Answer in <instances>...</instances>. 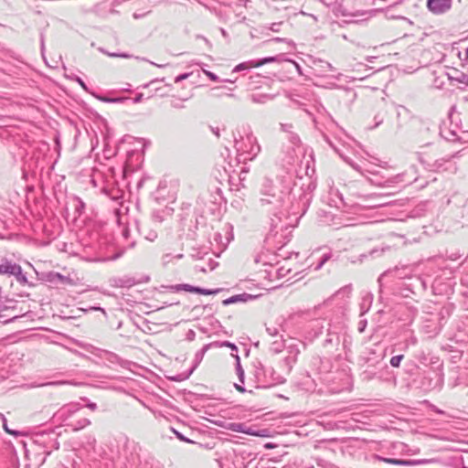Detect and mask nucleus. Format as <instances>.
<instances>
[{
  "label": "nucleus",
  "instance_id": "15",
  "mask_svg": "<svg viewBox=\"0 0 468 468\" xmlns=\"http://www.w3.org/2000/svg\"><path fill=\"white\" fill-rule=\"evenodd\" d=\"M452 2V0H428L427 7L431 13L441 15L451 9Z\"/></svg>",
  "mask_w": 468,
  "mask_h": 468
},
{
  "label": "nucleus",
  "instance_id": "9",
  "mask_svg": "<svg viewBox=\"0 0 468 468\" xmlns=\"http://www.w3.org/2000/svg\"><path fill=\"white\" fill-rule=\"evenodd\" d=\"M344 8L352 16L364 15L374 5L373 0H342Z\"/></svg>",
  "mask_w": 468,
  "mask_h": 468
},
{
  "label": "nucleus",
  "instance_id": "61",
  "mask_svg": "<svg viewBox=\"0 0 468 468\" xmlns=\"http://www.w3.org/2000/svg\"><path fill=\"white\" fill-rule=\"evenodd\" d=\"M37 442L46 443L45 434H39L36 440Z\"/></svg>",
  "mask_w": 468,
  "mask_h": 468
},
{
  "label": "nucleus",
  "instance_id": "37",
  "mask_svg": "<svg viewBox=\"0 0 468 468\" xmlns=\"http://www.w3.org/2000/svg\"><path fill=\"white\" fill-rule=\"evenodd\" d=\"M212 344H213V346H216V347H222V346L229 347V348H231L233 354H238V347L236 346V345L233 343H230L229 341L212 342Z\"/></svg>",
  "mask_w": 468,
  "mask_h": 468
},
{
  "label": "nucleus",
  "instance_id": "31",
  "mask_svg": "<svg viewBox=\"0 0 468 468\" xmlns=\"http://www.w3.org/2000/svg\"><path fill=\"white\" fill-rule=\"evenodd\" d=\"M454 73H455L454 75L448 74V77L451 80H454L458 83L464 84V85L468 86V75L467 74H465L463 72H460V71H455Z\"/></svg>",
  "mask_w": 468,
  "mask_h": 468
},
{
  "label": "nucleus",
  "instance_id": "35",
  "mask_svg": "<svg viewBox=\"0 0 468 468\" xmlns=\"http://www.w3.org/2000/svg\"><path fill=\"white\" fill-rule=\"evenodd\" d=\"M284 348V341L281 336L280 340H275L271 344L270 350L275 354L282 352Z\"/></svg>",
  "mask_w": 468,
  "mask_h": 468
},
{
  "label": "nucleus",
  "instance_id": "44",
  "mask_svg": "<svg viewBox=\"0 0 468 468\" xmlns=\"http://www.w3.org/2000/svg\"><path fill=\"white\" fill-rule=\"evenodd\" d=\"M331 258V254L330 253H325L322 256L318 265L316 266V270L318 269H321L322 266Z\"/></svg>",
  "mask_w": 468,
  "mask_h": 468
},
{
  "label": "nucleus",
  "instance_id": "2",
  "mask_svg": "<svg viewBox=\"0 0 468 468\" xmlns=\"http://www.w3.org/2000/svg\"><path fill=\"white\" fill-rule=\"evenodd\" d=\"M233 138L239 162L251 161L259 154L261 146L249 126L238 128Z\"/></svg>",
  "mask_w": 468,
  "mask_h": 468
},
{
  "label": "nucleus",
  "instance_id": "4",
  "mask_svg": "<svg viewBox=\"0 0 468 468\" xmlns=\"http://www.w3.org/2000/svg\"><path fill=\"white\" fill-rule=\"evenodd\" d=\"M17 301L0 294V323L8 324L14 322L25 314H17Z\"/></svg>",
  "mask_w": 468,
  "mask_h": 468
},
{
  "label": "nucleus",
  "instance_id": "39",
  "mask_svg": "<svg viewBox=\"0 0 468 468\" xmlns=\"http://www.w3.org/2000/svg\"><path fill=\"white\" fill-rule=\"evenodd\" d=\"M403 358H404L403 355H397V356H392L389 361L390 366L393 367H399L400 366V363Z\"/></svg>",
  "mask_w": 468,
  "mask_h": 468
},
{
  "label": "nucleus",
  "instance_id": "22",
  "mask_svg": "<svg viewBox=\"0 0 468 468\" xmlns=\"http://www.w3.org/2000/svg\"><path fill=\"white\" fill-rule=\"evenodd\" d=\"M81 413H82V410L80 411L79 416H76L73 419V420L68 424V427L70 428L74 431L82 430L90 424V420L88 418L84 417Z\"/></svg>",
  "mask_w": 468,
  "mask_h": 468
},
{
  "label": "nucleus",
  "instance_id": "25",
  "mask_svg": "<svg viewBox=\"0 0 468 468\" xmlns=\"http://www.w3.org/2000/svg\"><path fill=\"white\" fill-rule=\"evenodd\" d=\"M254 375L260 385L263 387V380L267 378V367H265L261 362L254 364Z\"/></svg>",
  "mask_w": 468,
  "mask_h": 468
},
{
  "label": "nucleus",
  "instance_id": "49",
  "mask_svg": "<svg viewBox=\"0 0 468 468\" xmlns=\"http://www.w3.org/2000/svg\"><path fill=\"white\" fill-rule=\"evenodd\" d=\"M196 337V333L194 330L192 329H189L187 332H186V339L187 341H193Z\"/></svg>",
  "mask_w": 468,
  "mask_h": 468
},
{
  "label": "nucleus",
  "instance_id": "56",
  "mask_svg": "<svg viewBox=\"0 0 468 468\" xmlns=\"http://www.w3.org/2000/svg\"><path fill=\"white\" fill-rule=\"evenodd\" d=\"M97 98L99 100H101V101H106V102H116V101H120V99H110V98H105V97H101V96H97Z\"/></svg>",
  "mask_w": 468,
  "mask_h": 468
},
{
  "label": "nucleus",
  "instance_id": "1",
  "mask_svg": "<svg viewBox=\"0 0 468 468\" xmlns=\"http://www.w3.org/2000/svg\"><path fill=\"white\" fill-rule=\"evenodd\" d=\"M316 184L310 177L300 178L292 184L284 181L282 187L266 179L260 191V207L272 215L266 240L278 250L292 238V231L306 213L313 199Z\"/></svg>",
  "mask_w": 468,
  "mask_h": 468
},
{
  "label": "nucleus",
  "instance_id": "5",
  "mask_svg": "<svg viewBox=\"0 0 468 468\" xmlns=\"http://www.w3.org/2000/svg\"><path fill=\"white\" fill-rule=\"evenodd\" d=\"M0 275H6L8 277L14 276L16 282L21 285L28 283L22 267L6 257H0Z\"/></svg>",
  "mask_w": 468,
  "mask_h": 468
},
{
  "label": "nucleus",
  "instance_id": "43",
  "mask_svg": "<svg viewBox=\"0 0 468 468\" xmlns=\"http://www.w3.org/2000/svg\"><path fill=\"white\" fill-rule=\"evenodd\" d=\"M69 78L79 83L83 90H88V87L81 78H80L79 76H73Z\"/></svg>",
  "mask_w": 468,
  "mask_h": 468
},
{
  "label": "nucleus",
  "instance_id": "6",
  "mask_svg": "<svg viewBox=\"0 0 468 468\" xmlns=\"http://www.w3.org/2000/svg\"><path fill=\"white\" fill-rule=\"evenodd\" d=\"M462 151H457L455 153L443 155L437 159H432L430 156L427 158L420 157V162L425 165V167L431 171L439 172L441 170H447L446 164L451 163V161L454 158H459L461 156Z\"/></svg>",
  "mask_w": 468,
  "mask_h": 468
},
{
  "label": "nucleus",
  "instance_id": "18",
  "mask_svg": "<svg viewBox=\"0 0 468 468\" xmlns=\"http://www.w3.org/2000/svg\"><path fill=\"white\" fill-rule=\"evenodd\" d=\"M384 358V353L378 352L375 349L367 350L361 359L368 367H377Z\"/></svg>",
  "mask_w": 468,
  "mask_h": 468
},
{
  "label": "nucleus",
  "instance_id": "3",
  "mask_svg": "<svg viewBox=\"0 0 468 468\" xmlns=\"http://www.w3.org/2000/svg\"><path fill=\"white\" fill-rule=\"evenodd\" d=\"M440 135L449 142H468V131L463 130L461 119H442L440 125Z\"/></svg>",
  "mask_w": 468,
  "mask_h": 468
},
{
  "label": "nucleus",
  "instance_id": "47",
  "mask_svg": "<svg viewBox=\"0 0 468 468\" xmlns=\"http://www.w3.org/2000/svg\"><path fill=\"white\" fill-rule=\"evenodd\" d=\"M282 26V22L272 23L268 28L273 32H279L281 30Z\"/></svg>",
  "mask_w": 468,
  "mask_h": 468
},
{
  "label": "nucleus",
  "instance_id": "28",
  "mask_svg": "<svg viewBox=\"0 0 468 468\" xmlns=\"http://www.w3.org/2000/svg\"><path fill=\"white\" fill-rule=\"evenodd\" d=\"M48 278L50 282L55 284H65L69 282V279L68 277H65L58 272H49Z\"/></svg>",
  "mask_w": 468,
  "mask_h": 468
},
{
  "label": "nucleus",
  "instance_id": "30",
  "mask_svg": "<svg viewBox=\"0 0 468 468\" xmlns=\"http://www.w3.org/2000/svg\"><path fill=\"white\" fill-rule=\"evenodd\" d=\"M403 175H397L396 176L394 177H390L388 179H387L386 181L384 182H381V181H373L372 179H368L371 183L377 185V186H391L395 183H399V182H403Z\"/></svg>",
  "mask_w": 468,
  "mask_h": 468
},
{
  "label": "nucleus",
  "instance_id": "26",
  "mask_svg": "<svg viewBox=\"0 0 468 468\" xmlns=\"http://www.w3.org/2000/svg\"><path fill=\"white\" fill-rule=\"evenodd\" d=\"M341 157L344 159V161L346 163H347L354 170L357 171L358 173H360L363 176L367 177V174H371V175H376L374 172H371L367 169H363L358 164L355 163L354 161H352L350 158H347V157H345L343 155H341Z\"/></svg>",
  "mask_w": 468,
  "mask_h": 468
},
{
  "label": "nucleus",
  "instance_id": "62",
  "mask_svg": "<svg viewBox=\"0 0 468 468\" xmlns=\"http://www.w3.org/2000/svg\"><path fill=\"white\" fill-rule=\"evenodd\" d=\"M235 388L238 391L244 393L246 391L245 388L242 385L235 384Z\"/></svg>",
  "mask_w": 468,
  "mask_h": 468
},
{
  "label": "nucleus",
  "instance_id": "48",
  "mask_svg": "<svg viewBox=\"0 0 468 468\" xmlns=\"http://www.w3.org/2000/svg\"><path fill=\"white\" fill-rule=\"evenodd\" d=\"M211 132L218 138L220 136V127L218 125H209Z\"/></svg>",
  "mask_w": 468,
  "mask_h": 468
},
{
  "label": "nucleus",
  "instance_id": "54",
  "mask_svg": "<svg viewBox=\"0 0 468 468\" xmlns=\"http://www.w3.org/2000/svg\"><path fill=\"white\" fill-rule=\"evenodd\" d=\"M205 74L213 81L218 80V77L211 71H205Z\"/></svg>",
  "mask_w": 468,
  "mask_h": 468
},
{
  "label": "nucleus",
  "instance_id": "55",
  "mask_svg": "<svg viewBox=\"0 0 468 468\" xmlns=\"http://www.w3.org/2000/svg\"><path fill=\"white\" fill-rule=\"evenodd\" d=\"M104 192H105V194H106V195H108V196H109V197H110L111 199H112V200H116V201H117V200L121 197V196H119V195H117V194H116V195H113L112 192H110V191H109V190H107V189H105V190H104Z\"/></svg>",
  "mask_w": 468,
  "mask_h": 468
},
{
  "label": "nucleus",
  "instance_id": "10",
  "mask_svg": "<svg viewBox=\"0 0 468 468\" xmlns=\"http://www.w3.org/2000/svg\"><path fill=\"white\" fill-rule=\"evenodd\" d=\"M443 373L441 370H432L424 374L421 384L428 390H441L443 386Z\"/></svg>",
  "mask_w": 468,
  "mask_h": 468
},
{
  "label": "nucleus",
  "instance_id": "38",
  "mask_svg": "<svg viewBox=\"0 0 468 468\" xmlns=\"http://www.w3.org/2000/svg\"><path fill=\"white\" fill-rule=\"evenodd\" d=\"M148 220L152 221V224L157 227L163 221V217L159 212H154L151 216V218Z\"/></svg>",
  "mask_w": 468,
  "mask_h": 468
},
{
  "label": "nucleus",
  "instance_id": "33",
  "mask_svg": "<svg viewBox=\"0 0 468 468\" xmlns=\"http://www.w3.org/2000/svg\"><path fill=\"white\" fill-rule=\"evenodd\" d=\"M255 63H256L255 60H248V61L241 62V63L238 64L237 66H235L232 72H240L243 70H250L252 68H256L254 65Z\"/></svg>",
  "mask_w": 468,
  "mask_h": 468
},
{
  "label": "nucleus",
  "instance_id": "29",
  "mask_svg": "<svg viewBox=\"0 0 468 468\" xmlns=\"http://www.w3.org/2000/svg\"><path fill=\"white\" fill-rule=\"evenodd\" d=\"M171 289L175 292L186 291V292H196V293H198V291H199V287L193 286V285L186 284V283L176 284V285L171 286Z\"/></svg>",
  "mask_w": 468,
  "mask_h": 468
},
{
  "label": "nucleus",
  "instance_id": "32",
  "mask_svg": "<svg viewBox=\"0 0 468 468\" xmlns=\"http://www.w3.org/2000/svg\"><path fill=\"white\" fill-rule=\"evenodd\" d=\"M373 301L372 293H366L362 299V303L360 304L361 314H365L368 311Z\"/></svg>",
  "mask_w": 468,
  "mask_h": 468
},
{
  "label": "nucleus",
  "instance_id": "21",
  "mask_svg": "<svg viewBox=\"0 0 468 468\" xmlns=\"http://www.w3.org/2000/svg\"><path fill=\"white\" fill-rule=\"evenodd\" d=\"M257 297H258L257 295H252V294H250L247 292H243L240 294H236V295L230 296V297L223 300L222 303H223V305H229V304L238 303H246V302L254 300Z\"/></svg>",
  "mask_w": 468,
  "mask_h": 468
},
{
  "label": "nucleus",
  "instance_id": "20",
  "mask_svg": "<svg viewBox=\"0 0 468 468\" xmlns=\"http://www.w3.org/2000/svg\"><path fill=\"white\" fill-rule=\"evenodd\" d=\"M284 378L278 374L272 367H267V378L263 380V387H271L282 383Z\"/></svg>",
  "mask_w": 468,
  "mask_h": 468
},
{
  "label": "nucleus",
  "instance_id": "63",
  "mask_svg": "<svg viewBox=\"0 0 468 468\" xmlns=\"http://www.w3.org/2000/svg\"><path fill=\"white\" fill-rule=\"evenodd\" d=\"M143 98H144V95L142 93H139L134 97L133 101L140 102V101H142Z\"/></svg>",
  "mask_w": 468,
  "mask_h": 468
},
{
  "label": "nucleus",
  "instance_id": "45",
  "mask_svg": "<svg viewBox=\"0 0 468 468\" xmlns=\"http://www.w3.org/2000/svg\"><path fill=\"white\" fill-rule=\"evenodd\" d=\"M266 331L271 336H276L279 335V330L275 326H267Z\"/></svg>",
  "mask_w": 468,
  "mask_h": 468
},
{
  "label": "nucleus",
  "instance_id": "7",
  "mask_svg": "<svg viewBox=\"0 0 468 468\" xmlns=\"http://www.w3.org/2000/svg\"><path fill=\"white\" fill-rule=\"evenodd\" d=\"M82 407L79 404H66L54 413L53 420L56 422L64 423V425L68 427V424L71 422L76 416H79Z\"/></svg>",
  "mask_w": 468,
  "mask_h": 468
},
{
  "label": "nucleus",
  "instance_id": "42",
  "mask_svg": "<svg viewBox=\"0 0 468 468\" xmlns=\"http://www.w3.org/2000/svg\"><path fill=\"white\" fill-rule=\"evenodd\" d=\"M314 126H315V128H316V129H318V130L321 132V133H322V135H323L324 139V140H325V141H326L330 145H332V144H331V142H330V140H329V137H328V135H327L326 132H324V131L321 130V128L319 127V125H320L321 123H320V122H318L316 121V119H314Z\"/></svg>",
  "mask_w": 468,
  "mask_h": 468
},
{
  "label": "nucleus",
  "instance_id": "58",
  "mask_svg": "<svg viewBox=\"0 0 468 468\" xmlns=\"http://www.w3.org/2000/svg\"><path fill=\"white\" fill-rule=\"evenodd\" d=\"M188 76H189L188 73H184V74L178 75L177 77H176L175 82H179V81L186 79Z\"/></svg>",
  "mask_w": 468,
  "mask_h": 468
},
{
  "label": "nucleus",
  "instance_id": "40",
  "mask_svg": "<svg viewBox=\"0 0 468 468\" xmlns=\"http://www.w3.org/2000/svg\"><path fill=\"white\" fill-rule=\"evenodd\" d=\"M221 291V289H205L199 287L198 293L203 295H214L218 293Z\"/></svg>",
  "mask_w": 468,
  "mask_h": 468
},
{
  "label": "nucleus",
  "instance_id": "27",
  "mask_svg": "<svg viewBox=\"0 0 468 468\" xmlns=\"http://www.w3.org/2000/svg\"><path fill=\"white\" fill-rule=\"evenodd\" d=\"M72 204L76 217H80L84 213L86 207L85 203L79 197H74L72 198Z\"/></svg>",
  "mask_w": 468,
  "mask_h": 468
},
{
  "label": "nucleus",
  "instance_id": "14",
  "mask_svg": "<svg viewBox=\"0 0 468 468\" xmlns=\"http://www.w3.org/2000/svg\"><path fill=\"white\" fill-rule=\"evenodd\" d=\"M213 346V344L212 343H209V344H207L205 345L200 350H198L196 355H195V358H194V361H193V366L192 367L190 368V370L188 371V373L184 376V377H181L180 375L179 376H176V377H174L172 378L173 380H176V381H181L183 379H186L189 378V376L194 372V370L197 367V366L201 363V361L203 360V357L205 356V354L207 353V351Z\"/></svg>",
  "mask_w": 468,
  "mask_h": 468
},
{
  "label": "nucleus",
  "instance_id": "36",
  "mask_svg": "<svg viewBox=\"0 0 468 468\" xmlns=\"http://www.w3.org/2000/svg\"><path fill=\"white\" fill-rule=\"evenodd\" d=\"M280 57L281 56H273V57H266V58H260V59H257L255 60V67H261L264 64H267V63H271V62H274V61H279L280 60Z\"/></svg>",
  "mask_w": 468,
  "mask_h": 468
},
{
  "label": "nucleus",
  "instance_id": "24",
  "mask_svg": "<svg viewBox=\"0 0 468 468\" xmlns=\"http://www.w3.org/2000/svg\"><path fill=\"white\" fill-rule=\"evenodd\" d=\"M404 335H405V338L401 342V345H402L401 349L402 350L406 351L410 346H416L418 344V338L415 335L413 331L406 332Z\"/></svg>",
  "mask_w": 468,
  "mask_h": 468
},
{
  "label": "nucleus",
  "instance_id": "64",
  "mask_svg": "<svg viewBox=\"0 0 468 468\" xmlns=\"http://www.w3.org/2000/svg\"><path fill=\"white\" fill-rule=\"evenodd\" d=\"M463 60L468 64V48L465 49V57Z\"/></svg>",
  "mask_w": 468,
  "mask_h": 468
},
{
  "label": "nucleus",
  "instance_id": "51",
  "mask_svg": "<svg viewBox=\"0 0 468 468\" xmlns=\"http://www.w3.org/2000/svg\"><path fill=\"white\" fill-rule=\"evenodd\" d=\"M296 361V357L295 356H287L285 359H284V362L287 364V366L289 367H292V364H294Z\"/></svg>",
  "mask_w": 468,
  "mask_h": 468
},
{
  "label": "nucleus",
  "instance_id": "19",
  "mask_svg": "<svg viewBox=\"0 0 468 468\" xmlns=\"http://www.w3.org/2000/svg\"><path fill=\"white\" fill-rule=\"evenodd\" d=\"M109 282L112 287L115 288H131L137 283L136 280L130 276L112 277Z\"/></svg>",
  "mask_w": 468,
  "mask_h": 468
},
{
  "label": "nucleus",
  "instance_id": "8",
  "mask_svg": "<svg viewBox=\"0 0 468 468\" xmlns=\"http://www.w3.org/2000/svg\"><path fill=\"white\" fill-rule=\"evenodd\" d=\"M282 132L286 134V139L291 144V147L287 150L289 159H292L296 154L297 149L301 147V139L297 133L294 132V127L292 123H282Z\"/></svg>",
  "mask_w": 468,
  "mask_h": 468
},
{
  "label": "nucleus",
  "instance_id": "50",
  "mask_svg": "<svg viewBox=\"0 0 468 468\" xmlns=\"http://www.w3.org/2000/svg\"><path fill=\"white\" fill-rule=\"evenodd\" d=\"M106 54L112 58H129L130 57V55L125 54V53H109V52H107Z\"/></svg>",
  "mask_w": 468,
  "mask_h": 468
},
{
  "label": "nucleus",
  "instance_id": "59",
  "mask_svg": "<svg viewBox=\"0 0 468 468\" xmlns=\"http://www.w3.org/2000/svg\"><path fill=\"white\" fill-rule=\"evenodd\" d=\"M87 408H89L90 410H97V404L94 402H89L87 405Z\"/></svg>",
  "mask_w": 468,
  "mask_h": 468
},
{
  "label": "nucleus",
  "instance_id": "13",
  "mask_svg": "<svg viewBox=\"0 0 468 468\" xmlns=\"http://www.w3.org/2000/svg\"><path fill=\"white\" fill-rule=\"evenodd\" d=\"M135 225L139 234L145 239L154 241L157 238L156 227L152 224V221L147 219L135 220Z\"/></svg>",
  "mask_w": 468,
  "mask_h": 468
},
{
  "label": "nucleus",
  "instance_id": "11",
  "mask_svg": "<svg viewBox=\"0 0 468 468\" xmlns=\"http://www.w3.org/2000/svg\"><path fill=\"white\" fill-rule=\"evenodd\" d=\"M372 458L375 461H379V462H383L386 463L400 465V466H416V465L426 464V463L432 462L431 460H429V459L404 460V459H396V458H387V457L380 456L378 454H374L372 456Z\"/></svg>",
  "mask_w": 468,
  "mask_h": 468
},
{
  "label": "nucleus",
  "instance_id": "34",
  "mask_svg": "<svg viewBox=\"0 0 468 468\" xmlns=\"http://www.w3.org/2000/svg\"><path fill=\"white\" fill-rule=\"evenodd\" d=\"M231 356L235 357L236 360V373L239 377V381L244 383V370L240 365V357L238 354L231 353Z\"/></svg>",
  "mask_w": 468,
  "mask_h": 468
},
{
  "label": "nucleus",
  "instance_id": "46",
  "mask_svg": "<svg viewBox=\"0 0 468 468\" xmlns=\"http://www.w3.org/2000/svg\"><path fill=\"white\" fill-rule=\"evenodd\" d=\"M2 421H3V428L4 430L9 433V434H17L16 431H13V430H10L7 426V420H6V418L5 417H3L2 419Z\"/></svg>",
  "mask_w": 468,
  "mask_h": 468
},
{
  "label": "nucleus",
  "instance_id": "57",
  "mask_svg": "<svg viewBox=\"0 0 468 468\" xmlns=\"http://www.w3.org/2000/svg\"><path fill=\"white\" fill-rule=\"evenodd\" d=\"M326 120H327V122H328V128L327 129L332 130V129L336 127L337 124H336V122H335L334 119H326Z\"/></svg>",
  "mask_w": 468,
  "mask_h": 468
},
{
  "label": "nucleus",
  "instance_id": "16",
  "mask_svg": "<svg viewBox=\"0 0 468 468\" xmlns=\"http://www.w3.org/2000/svg\"><path fill=\"white\" fill-rule=\"evenodd\" d=\"M324 329V320L315 319L312 320L306 325V337L313 340L318 337Z\"/></svg>",
  "mask_w": 468,
  "mask_h": 468
},
{
  "label": "nucleus",
  "instance_id": "12",
  "mask_svg": "<svg viewBox=\"0 0 468 468\" xmlns=\"http://www.w3.org/2000/svg\"><path fill=\"white\" fill-rule=\"evenodd\" d=\"M414 271L415 267L413 265L396 266L394 269H390L383 272L378 278V282L381 283L382 280L388 276L399 279L410 278L413 274Z\"/></svg>",
  "mask_w": 468,
  "mask_h": 468
},
{
  "label": "nucleus",
  "instance_id": "41",
  "mask_svg": "<svg viewBox=\"0 0 468 468\" xmlns=\"http://www.w3.org/2000/svg\"><path fill=\"white\" fill-rule=\"evenodd\" d=\"M314 107L315 108V112H308V113L310 115H312V116H314V114L324 115L326 113V110L322 104L318 103V104L314 105Z\"/></svg>",
  "mask_w": 468,
  "mask_h": 468
},
{
  "label": "nucleus",
  "instance_id": "53",
  "mask_svg": "<svg viewBox=\"0 0 468 468\" xmlns=\"http://www.w3.org/2000/svg\"><path fill=\"white\" fill-rule=\"evenodd\" d=\"M303 314H304L303 313L292 314L289 316L288 322H292V321L296 320L297 318L302 317Z\"/></svg>",
  "mask_w": 468,
  "mask_h": 468
},
{
  "label": "nucleus",
  "instance_id": "23",
  "mask_svg": "<svg viewBox=\"0 0 468 468\" xmlns=\"http://www.w3.org/2000/svg\"><path fill=\"white\" fill-rule=\"evenodd\" d=\"M356 97V92L350 88H342L334 94V98L339 101H345L346 102L353 101Z\"/></svg>",
  "mask_w": 468,
  "mask_h": 468
},
{
  "label": "nucleus",
  "instance_id": "17",
  "mask_svg": "<svg viewBox=\"0 0 468 468\" xmlns=\"http://www.w3.org/2000/svg\"><path fill=\"white\" fill-rule=\"evenodd\" d=\"M229 430L235 431V432H241L248 435H253V436H260L263 437L265 436L264 431H256L252 427H249L244 423L239 422H232L229 425Z\"/></svg>",
  "mask_w": 468,
  "mask_h": 468
},
{
  "label": "nucleus",
  "instance_id": "60",
  "mask_svg": "<svg viewBox=\"0 0 468 468\" xmlns=\"http://www.w3.org/2000/svg\"><path fill=\"white\" fill-rule=\"evenodd\" d=\"M417 358L420 362L426 361V356H425L424 352L421 351L420 354L419 356H417Z\"/></svg>",
  "mask_w": 468,
  "mask_h": 468
},
{
  "label": "nucleus",
  "instance_id": "52",
  "mask_svg": "<svg viewBox=\"0 0 468 468\" xmlns=\"http://www.w3.org/2000/svg\"><path fill=\"white\" fill-rule=\"evenodd\" d=\"M176 436L182 441H186V442H192L189 439H187L186 437H185L182 433H180L179 431H174Z\"/></svg>",
  "mask_w": 468,
  "mask_h": 468
}]
</instances>
